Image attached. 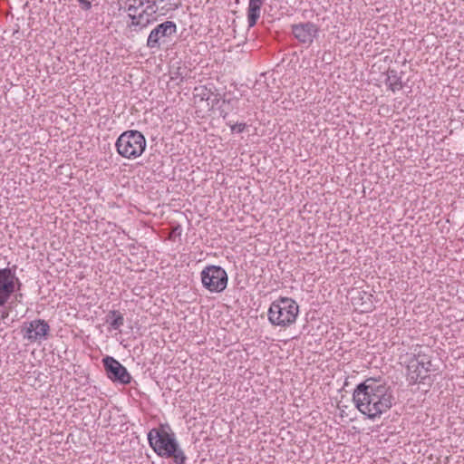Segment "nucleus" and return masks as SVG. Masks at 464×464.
Wrapping results in <instances>:
<instances>
[{
  "instance_id": "nucleus-1",
  "label": "nucleus",
  "mask_w": 464,
  "mask_h": 464,
  "mask_svg": "<svg viewBox=\"0 0 464 464\" xmlns=\"http://www.w3.org/2000/svg\"><path fill=\"white\" fill-rule=\"evenodd\" d=\"M353 400L361 413L374 420L392 408L394 397L392 388L385 382L368 378L356 386Z\"/></svg>"
},
{
  "instance_id": "nucleus-2",
  "label": "nucleus",
  "mask_w": 464,
  "mask_h": 464,
  "mask_svg": "<svg viewBox=\"0 0 464 464\" xmlns=\"http://www.w3.org/2000/svg\"><path fill=\"white\" fill-rule=\"evenodd\" d=\"M148 440L150 446L160 457L172 459L175 464L185 463L187 457L173 432H168L163 427L154 428L149 431Z\"/></svg>"
},
{
  "instance_id": "nucleus-3",
  "label": "nucleus",
  "mask_w": 464,
  "mask_h": 464,
  "mask_svg": "<svg viewBox=\"0 0 464 464\" xmlns=\"http://www.w3.org/2000/svg\"><path fill=\"white\" fill-rule=\"evenodd\" d=\"M298 313L299 305L295 300L280 297L270 304L267 315L271 324L287 327L295 322Z\"/></svg>"
},
{
  "instance_id": "nucleus-4",
  "label": "nucleus",
  "mask_w": 464,
  "mask_h": 464,
  "mask_svg": "<svg viewBox=\"0 0 464 464\" xmlns=\"http://www.w3.org/2000/svg\"><path fill=\"white\" fill-rule=\"evenodd\" d=\"M146 139L139 130H126L117 139L115 147L117 152L126 159L140 157L146 149Z\"/></svg>"
},
{
  "instance_id": "nucleus-5",
  "label": "nucleus",
  "mask_w": 464,
  "mask_h": 464,
  "mask_svg": "<svg viewBox=\"0 0 464 464\" xmlns=\"http://www.w3.org/2000/svg\"><path fill=\"white\" fill-rule=\"evenodd\" d=\"M203 286L211 293H221L227 285V274L220 266H207L200 273Z\"/></svg>"
},
{
  "instance_id": "nucleus-6",
  "label": "nucleus",
  "mask_w": 464,
  "mask_h": 464,
  "mask_svg": "<svg viewBox=\"0 0 464 464\" xmlns=\"http://www.w3.org/2000/svg\"><path fill=\"white\" fill-rule=\"evenodd\" d=\"M16 266L13 268H0V306L5 304L16 289H20L21 283L15 276Z\"/></svg>"
},
{
  "instance_id": "nucleus-7",
  "label": "nucleus",
  "mask_w": 464,
  "mask_h": 464,
  "mask_svg": "<svg viewBox=\"0 0 464 464\" xmlns=\"http://www.w3.org/2000/svg\"><path fill=\"white\" fill-rule=\"evenodd\" d=\"M177 32V24L173 21H165L158 24L150 33L147 39V47L150 49H160L166 38L171 37Z\"/></svg>"
},
{
  "instance_id": "nucleus-8",
  "label": "nucleus",
  "mask_w": 464,
  "mask_h": 464,
  "mask_svg": "<svg viewBox=\"0 0 464 464\" xmlns=\"http://www.w3.org/2000/svg\"><path fill=\"white\" fill-rule=\"evenodd\" d=\"M102 363L106 374L111 381L121 384L130 383L131 375L119 361L111 356H106L102 359Z\"/></svg>"
},
{
  "instance_id": "nucleus-9",
  "label": "nucleus",
  "mask_w": 464,
  "mask_h": 464,
  "mask_svg": "<svg viewBox=\"0 0 464 464\" xmlns=\"http://www.w3.org/2000/svg\"><path fill=\"white\" fill-rule=\"evenodd\" d=\"M24 339L34 343L46 339L50 325L44 319H35L29 323H24L22 330Z\"/></svg>"
},
{
  "instance_id": "nucleus-10",
  "label": "nucleus",
  "mask_w": 464,
  "mask_h": 464,
  "mask_svg": "<svg viewBox=\"0 0 464 464\" xmlns=\"http://www.w3.org/2000/svg\"><path fill=\"white\" fill-rule=\"evenodd\" d=\"M319 28L312 22L300 23L292 25L294 36L302 44H311L317 37Z\"/></svg>"
},
{
  "instance_id": "nucleus-11",
  "label": "nucleus",
  "mask_w": 464,
  "mask_h": 464,
  "mask_svg": "<svg viewBox=\"0 0 464 464\" xmlns=\"http://www.w3.org/2000/svg\"><path fill=\"white\" fill-rule=\"evenodd\" d=\"M419 365H421V369H432L431 356L421 350L419 346V351L414 350L413 356L410 359L407 365V370H411L412 373H415Z\"/></svg>"
},
{
  "instance_id": "nucleus-12",
  "label": "nucleus",
  "mask_w": 464,
  "mask_h": 464,
  "mask_svg": "<svg viewBox=\"0 0 464 464\" xmlns=\"http://www.w3.org/2000/svg\"><path fill=\"white\" fill-rule=\"evenodd\" d=\"M264 2L265 0H249L247 8L248 27H253L256 24Z\"/></svg>"
},
{
  "instance_id": "nucleus-13",
  "label": "nucleus",
  "mask_w": 464,
  "mask_h": 464,
  "mask_svg": "<svg viewBox=\"0 0 464 464\" xmlns=\"http://www.w3.org/2000/svg\"><path fill=\"white\" fill-rule=\"evenodd\" d=\"M389 89L393 92L400 91L403 88L401 77L399 75L398 72L393 69H389L387 71V78L385 81Z\"/></svg>"
},
{
  "instance_id": "nucleus-14",
  "label": "nucleus",
  "mask_w": 464,
  "mask_h": 464,
  "mask_svg": "<svg viewBox=\"0 0 464 464\" xmlns=\"http://www.w3.org/2000/svg\"><path fill=\"white\" fill-rule=\"evenodd\" d=\"M431 371H434V369H421V365H419L415 373H412L411 370H407L408 380L410 381V383H424L425 379L429 377V373Z\"/></svg>"
},
{
  "instance_id": "nucleus-15",
  "label": "nucleus",
  "mask_w": 464,
  "mask_h": 464,
  "mask_svg": "<svg viewBox=\"0 0 464 464\" xmlns=\"http://www.w3.org/2000/svg\"><path fill=\"white\" fill-rule=\"evenodd\" d=\"M106 322L110 324L112 330H121L124 324V317L119 311L111 310L106 316Z\"/></svg>"
},
{
  "instance_id": "nucleus-16",
  "label": "nucleus",
  "mask_w": 464,
  "mask_h": 464,
  "mask_svg": "<svg viewBox=\"0 0 464 464\" xmlns=\"http://www.w3.org/2000/svg\"><path fill=\"white\" fill-rule=\"evenodd\" d=\"M238 102L239 99L237 97L223 99L222 106L220 107V116L223 120L227 118L229 111H233L238 107Z\"/></svg>"
},
{
  "instance_id": "nucleus-17",
  "label": "nucleus",
  "mask_w": 464,
  "mask_h": 464,
  "mask_svg": "<svg viewBox=\"0 0 464 464\" xmlns=\"http://www.w3.org/2000/svg\"><path fill=\"white\" fill-rule=\"evenodd\" d=\"M129 17L130 18L131 22L129 24V27H136L140 26V28L146 27L149 24L153 22L155 19L150 20L149 18L146 19V21H143V14H140L139 15H136L135 14H129Z\"/></svg>"
},
{
  "instance_id": "nucleus-18",
  "label": "nucleus",
  "mask_w": 464,
  "mask_h": 464,
  "mask_svg": "<svg viewBox=\"0 0 464 464\" xmlns=\"http://www.w3.org/2000/svg\"><path fill=\"white\" fill-rule=\"evenodd\" d=\"M212 94L211 90L206 86H198L194 89V97L200 101H208Z\"/></svg>"
},
{
  "instance_id": "nucleus-19",
  "label": "nucleus",
  "mask_w": 464,
  "mask_h": 464,
  "mask_svg": "<svg viewBox=\"0 0 464 464\" xmlns=\"http://www.w3.org/2000/svg\"><path fill=\"white\" fill-rule=\"evenodd\" d=\"M157 0H146L147 6L146 8L140 13L143 14V17L145 15H152L157 13L158 7H157Z\"/></svg>"
},
{
  "instance_id": "nucleus-20",
  "label": "nucleus",
  "mask_w": 464,
  "mask_h": 464,
  "mask_svg": "<svg viewBox=\"0 0 464 464\" xmlns=\"http://www.w3.org/2000/svg\"><path fill=\"white\" fill-rule=\"evenodd\" d=\"M227 124L229 125L230 130H231L232 132H237V133L243 132L245 130L246 127V124L244 123V122L233 123L231 121H229Z\"/></svg>"
},
{
  "instance_id": "nucleus-21",
  "label": "nucleus",
  "mask_w": 464,
  "mask_h": 464,
  "mask_svg": "<svg viewBox=\"0 0 464 464\" xmlns=\"http://www.w3.org/2000/svg\"><path fill=\"white\" fill-rule=\"evenodd\" d=\"M77 2L83 10L87 11L90 10L92 7V4L89 0H77Z\"/></svg>"
},
{
  "instance_id": "nucleus-22",
  "label": "nucleus",
  "mask_w": 464,
  "mask_h": 464,
  "mask_svg": "<svg viewBox=\"0 0 464 464\" xmlns=\"http://www.w3.org/2000/svg\"><path fill=\"white\" fill-rule=\"evenodd\" d=\"M169 2L171 5L170 9L176 10L181 6V0H171Z\"/></svg>"
},
{
  "instance_id": "nucleus-23",
  "label": "nucleus",
  "mask_w": 464,
  "mask_h": 464,
  "mask_svg": "<svg viewBox=\"0 0 464 464\" xmlns=\"http://www.w3.org/2000/svg\"><path fill=\"white\" fill-rule=\"evenodd\" d=\"M137 9H138V6H135V5H130L128 6V8H127V10H128L129 12H130V14H132V13L134 14V13L137 11Z\"/></svg>"
},
{
  "instance_id": "nucleus-24",
  "label": "nucleus",
  "mask_w": 464,
  "mask_h": 464,
  "mask_svg": "<svg viewBox=\"0 0 464 464\" xmlns=\"http://www.w3.org/2000/svg\"><path fill=\"white\" fill-rule=\"evenodd\" d=\"M173 233L180 235L181 234V227H180V226H177L176 227H174Z\"/></svg>"
},
{
  "instance_id": "nucleus-25",
  "label": "nucleus",
  "mask_w": 464,
  "mask_h": 464,
  "mask_svg": "<svg viewBox=\"0 0 464 464\" xmlns=\"http://www.w3.org/2000/svg\"><path fill=\"white\" fill-rule=\"evenodd\" d=\"M146 4V0H140V6Z\"/></svg>"
},
{
  "instance_id": "nucleus-26",
  "label": "nucleus",
  "mask_w": 464,
  "mask_h": 464,
  "mask_svg": "<svg viewBox=\"0 0 464 464\" xmlns=\"http://www.w3.org/2000/svg\"><path fill=\"white\" fill-rule=\"evenodd\" d=\"M7 316H8V313H6V312H5V313H3V314H2V318H6Z\"/></svg>"
},
{
  "instance_id": "nucleus-27",
  "label": "nucleus",
  "mask_w": 464,
  "mask_h": 464,
  "mask_svg": "<svg viewBox=\"0 0 464 464\" xmlns=\"http://www.w3.org/2000/svg\"><path fill=\"white\" fill-rule=\"evenodd\" d=\"M218 102V99H215L214 101H212L213 105H214V104H217Z\"/></svg>"
}]
</instances>
